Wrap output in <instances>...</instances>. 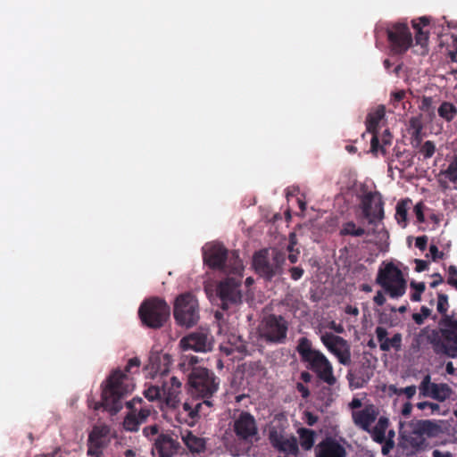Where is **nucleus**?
<instances>
[{
    "mask_svg": "<svg viewBox=\"0 0 457 457\" xmlns=\"http://www.w3.org/2000/svg\"><path fill=\"white\" fill-rule=\"evenodd\" d=\"M261 335L270 341H278L285 337L287 325L280 317L270 316L267 318L262 327Z\"/></svg>",
    "mask_w": 457,
    "mask_h": 457,
    "instance_id": "10",
    "label": "nucleus"
},
{
    "mask_svg": "<svg viewBox=\"0 0 457 457\" xmlns=\"http://www.w3.org/2000/svg\"><path fill=\"white\" fill-rule=\"evenodd\" d=\"M321 341L338 358L342 364L347 365L350 363V346L345 339L333 334L326 333L321 337Z\"/></svg>",
    "mask_w": 457,
    "mask_h": 457,
    "instance_id": "9",
    "label": "nucleus"
},
{
    "mask_svg": "<svg viewBox=\"0 0 457 457\" xmlns=\"http://www.w3.org/2000/svg\"><path fill=\"white\" fill-rule=\"evenodd\" d=\"M453 182L457 181V157L449 165L448 169L443 173Z\"/></svg>",
    "mask_w": 457,
    "mask_h": 457,
    "instance_id": "38",
    "label": "nucleus"
},
{
    "mask_svg": "<svg viewBox=\"0 0 457 457\" xmlns=\"http://www.w3.org/2000/svg\"><path fill=\"white\" fill-rule=\"evenodd\" d=\"M87 405L97 411H107L111 417L114 415V370L110 371L106 380L102 384L101 401L96 402L89 396Z\"/></svg>",
    "mask_w": 457,
    "mask_h": 457,
    "instance_id": "6",
    "label": "nucleus"
},
{
    "mask_svg": "<svg viewBox=\"0 0 457 457\" xmlns=\"http://www.w3.org/2000/svg\"><path fill=\"white\" fill-rule=\"evenodd\" d=\"M385 111L383 107L378 108L376 112L371 115L368 122V129L374 132L379 120L384 117Z\"/></svg>",
    "mask_w": 457,
    "mask_h": 457,
    "instance_id": "32",
    "label": "nucleus"
},
{
    "mask_svg": "<svg viewBox=\"0 0 457 457\" xmlns=\"http://www.w3.org/2000/svg\"><path fill=\"white\" fill-rule=\"evenodd\" d=\"M439 115L447 120H451L457 113L456 108L450 103H444L439 110Z\"/></svg>",
    "mask_w": 457,
    "mask_h": 457,
    "instance_id": "31",
    "label": "nucleus"
},
{
    "mask_svg": "<svg viewBox=\"0 0 457 457\" xmlns=\"http://www.w3.org/2000/svg\"><path fill=\"white\" fill-rule=\"evenodd\" d=\"M429 251L434 260H436L437 257L441 258L443 256V253L438 252V249L436 245H431Z\"/></svg>",
    "mask_w": 457,
    "mask_h": 457,
    "instance_id": "53",
    "label": "nucleus"
},
{
    "mask_svg": "<svg viewBox=\"0 0 457 457\" xmlns=\"http://www.w3.org/2000/svg\"><path fill=\"white\" fill-rule=\"evenodd\" d=\"M448 283L457 288V269L454 266H450L449 270Z\"/></svg>",
    "mask_w": 457,
    "mask_h": 457,
    "instance_id": "43",
    "label": "nucleus"
},
{
    "mask_svg": "<svg viewBox=\"0 0 457 457\" xmlns=\"http://www.w3.org/2000/svg\"><path fill=\"white\" fill-rule=\"evenodd\" d=\"M189 383L194 392L203 397L212 395L217 389L214 378L205 368L202 367L193 369Z\"/></svg>",
    "mask_w": 457,
    "mask_h": 457,
    "instance_id": "7",
    "label": "nucleus"
},
{
    "mask_svg": "<svg viewBox=\"0 0 457 457\" xmlns=\"http://www.w3.org/2000/svg\"><path fill=\"white\" fill-rule=\"evenodd\" d=\"M141 365V361L138 357H133L128 361V363L124 367L122 370L120 372H123L129 377V374L132 372L133 369H137Z\"/></svg>",
    "mask_w": 457,
    "mask_h": 457,
    "instance_id": "36",
    "label": "nucleus"
},
{
    "mask_svg": "<svg viewBox=\"0 0 457 457\" xmlns=\"http://www.w3.org/2000/svg\"><path fill=\"white\" fill-rule=\"evenodd\" d=\"M378 140L376 136L373 137L371 141V151L376 153L378 151Z\"/></svg>",
    "mask_w": 457,
    "mask_h": 457,
    "instance_id": "62",
    "label": "nucleus"
},
{
    "mask_svg": "<svg viewBox=\"0 0 457 457\" xmlns=\"http://www.w3.org/2000/svg\"><path fill=\"white\" fill-rule=\"evenodd\" d=\"M426 244H427V240L425 237H418L416 239V245L420 248L421 250H423L426 246Z\"/></svg>",
    "mask_w": 457,
    "mask_h": 457,
    "instance_id": "57",
    "label": "nucleus"
},
{
    "mask_svg": "<svg viewBox=\"0 0 457 457\" xmlns=\"http://www.w3.org/2000/svg\"><path fill=\"white\" fill-rule=\"evenodd\" d=\"M109 433V428L106 426H96L92 429L88 437L91 441H100L101 443L105 444V438Z\"/></svg>",
    "mask_w": 457,
    "mask_h": 457,
    "instance_id": "29",
    "label": "nucleus"
},
{
    "mask_svg": "<svg viewBox=\"0 0 457 457\" xmlns=\"http://www.w3.org/2000/svg\"><path fill=\"white\" fill-rule=\"evenodd\" d=\"M316 457H345V448L337 442L327 439L316 446Z\"/></svg>",
    "mask_w": 457,
    "mask_h": 457,
    "instance_id": "20",
    "label": "nucleus"
},
{
    "mask_svg": "<svg viewBox=\"0 0 457 457\" xmlns=\"http://www.w3.org/2000/svg\"><path fill=\"white\" fill-rule=\"evenodd\" d=\"M145 396L148 400L154 401L161 396V393L158 387L151 386L145 392Z\"/></svg>",
    "mask_w": 457,
    "mask_h": 457,
    "instance_id": "41",
    "label": "nucleus"
},
{
    "mask_svg": "<svg viewBox=\"0 0 457 457\" xmlns=\"http://www.w3.org/2000/svg\"><path fill=\"white\" fill-rule=\"evenodd\" d=\"M378 282L387 290L392 296H399L404 291V280L401 271L392 264H387L378 277Z\"/></svg>",
    "mask_w": 457,
    "mask_h": 457,
    "instance_id": "8",
    "label": "nucleus"
},
{
    "mask_svg": "<svg viewBox=\"0 0 457 457\" xmlns=\"http://www.w3.org/2000/svg\"><path fill=\"white\" fill-rule=\"evenodd\" d=\"M133 388L131 378L123 372L116 371V397L129 393Z\"/></svg>",
    "mask_w": 457,
    "mask_h": 457,
    "instance_id": "25",
    "label": "nucleus"
},
{
    "mask_svg": "<svg viewBox=\"0 0 457 457\" xmlns=\"http://www.w3.org/2000/svg\"><path fill=\"white\" fill-rule=\"evenodd\" d=\"M170 307L162 300L151 299L144 302L138 313L142 322L152 328L163 326L170 317Z\"/></svg>",
    "mask_w": 457,
    "mask_h": 457,
    "instance_id": "3",
    "label": "nucleus"
},
{
    "mask_svg": "<svg viewBox=\"0 0 457 457\" xmlns=\"http://www.w3.org/2000/svg\"><path fill=\"white\" fill-rule=\"evenodd\" d=\"M180 382L177 380L176 378H171V385L169 387H164L163 389V399L166 404L170 407L175 408L177 407L179 400V387Z\"/></svg>",
    "mask_w": 457,
    "mask_h": 457,
    "instance_id": "24",
    "label": "nucleus"
},
{
    "mask_svg": "<svg viewBox=\"0 0 457 457\" xmlns=\"http://www.w3.org/2000/svg\"><path fill=\"white\" fill-rule=\"evenodd\" d=\"M291 276L294 279H298L303 273L301 268L295 267L290 270Z\"/></svg>",
    "mask_w": 457,
    "mask_h": 457,
    "instance_id": "50",
    "label": "nucleus"
},
{
    "mask_svg": "<svg viewBox=\"0 0 457 457\" xmlns=\"http://www.w3.org/2000/svg\"><path fill=\"white\" fill-rule=\"evenodd\" d=\"M104 445L105 444L101 443L100 441H91L88 438L87 454L90 455L91 457H101Z\"/></svg>",
    "mask_w": 457,
    "mask_h": 457,
    "instance_id": "30",
    "label": "nucleus"
},
{
    "mask_svg": "<svg viewBox=\"0 0 457 457\" xmlns=\"http://www.w3.org/2000/svg\"><path fill=\"white\" fill-rule=\"evenodd\" d=\"M283 262V254L278 251L263 250L254 255L253 265L261 276L270 278L280 270Z\"/></svg>",
    "mask_w": 457,
    "mask_h": 457,
    "instance_id": "5",
    "label": "nucleus"
},
{
    "mask_svg": "<svg viewBox=\"0 0 457 457\" xmlns=\"http://www.w3.org/2000/svg\"><path fill=\"white\" fill-rule=\"evenodd\" d=\"M421 151L426 157H430L434 154L435 145L430 141H428L423 145Z\"/></svg>",
    "mask_w": 457,
    "mask_h": 457,
    "instance_id": "46",
    "label": "nucleus"
},
{
    "mask_svg": "<svg viewBox=\"0 0 457 457\" xmlns=\"http://www.w3.org/2000/svg\"><path fill=\"white\" fill-rule=\"evenodd\" d=\"M413 27L417 29L416 41L418 44L424 45L427 42L428 35L421 30L419 24L413 23Z\"/></svg>",
    "mask_w": 457,
    "mask_h": 457,
    "instance_id": "42",
    "label": "nucleus"
},
{
    "mask_svg": "<svg viewBox=\"0 0 457 457\" xmlns=\"http://www.w3.org/2000/svg\"><path fill=\"white\" fill-rule=\"evenodd\" d=\"M220 350L225 352L228 355L237 353L235 358H240L245 352V346L242 344L231 347L221 346Z\"/></svg>",
    "mask_w": 457,
    "mask_h": 457,
    "instance_id": "35",
    "label": "nucleus"
},
{
    "mask_svg": "<svg viewBox=\"0 0 457 457\" xmlns=\"http://www.w3.org/2000/svg\"><path fill=\"white\" fill-rule=\"evenodd\" d=\"M155 450L159 457H172L177 452V445L170 437L161 436L155 442Z\"/></svg>",
    "mask_w": 457,
    "mask_h": 457,
    "instance_id": "23",
    "label": "nucleus"
},
{
    "mask_svg": "<svg viewBox=\"0 0 457 457\" xmlns=\"http://www.w3.org/2000/svg\"><path fill=\"white\" fill-rule=\"evenodd\" d=\"M443 433L440 422L431 420H411L402 424L401 435L404 443L414 449L425 446V436L434 437Z\"/></svg>",
    "mask_w": 457,
    "mask_h": 457,
    "instance_id": "1",
    "label": "nucleus"
},
{
    "mask_svg": "<svg viewBox=\"0 0 457 457\" xmlns=\"http://www.w3.org/2000/svg\"><path fill=\"white\" fill-rule=\"evenodd\" d=\"M382 205V199L379 194L369 193L364 196V213L370 223H375L382 220L384 215Z\"/></svg>",
    "mask_w": 457,
    "mask_h": 457,
    "instance_id": "14",
    "label": "nucleus"
},
{
    "mask_svg": "<svg viewBox=\"0 0 457 457\" xmlns=\"http://www.w3.org/2000/svg\"><path fill=\"white\" fill-rule=\"evenodd\" d=\"M433 457H452L450 453H443L439 450H435L433 452Z\"/></svg>",
    "mask_w": 457,
    "mask_h": 457,
    "instance_id": "59",
    "label": "nucleus"
},
{
    "mask_svg": "<svg viewBox=\"0 0 457 457\" xmlns=\"http://www.w3.org/2000/svg\"><path fill=\"white\" fill-rule=\"evenodd\" d=\"M447 303H448L447 296L445 295H440L438 296L437 310L440 312L445 313L446 312Z\"/></svg>",
    "mask_w": 457,
    "mask_h": 457,
    "instance_id": "45",
    "label": "nucleus"
},
{
    "mask_svg": "<svg viewBox=\"0 0 457 457\" xmlns=\"http://www.w3.org/2000/svg\"><path fill=\"white\" fill-rule=\"evenodd\" d=\"M171 363V357L169 353H153L145 366V370L153 378L158 376H163L168 373Z\"/></svg>",
    "mask_w": 457,
    "mask_h": 457,
    "instance_id": "13",
    "label": "nucleus"
},
{
    "mask_svg": "<svg viewBox=\"0 0 457 457\" xmlns=\"http://www.w3.org/2000/svg\"><path fill=\"white\" fill-rule=\"evenodd\" d=\"M278 449L292 454H296L298 451L296 442L294 438H285Z\"/></svg>",
    "mask_w": 457,
    "mask_h": 457,
    "instance_id": "33",
    "label": "nucleus"
},
{
    "mask_svg": "<svg viewBox=\"0 0 457 457\" xmlns=\"http://www.w3.org/2000/svg\"><path fill=\"white\" fill-rule=\"evenodd\" d=\"M306 417H307V423L311 426L313 425L317 421V418L310 412L306 413Z\"/></svg>",
    "mask_w": 457,
    "mask_h": 457,
    "instance_id": "61",
    "label": "nucleus"
},
{
    "mask_svg": "<svg viewBox=\"0 0 457 457\" xmlns=\"http://www.w3.org/2000/svg\"><path fill=\"white\" fill-rule=\"evenodd\" d=\"M186 445L191 452L199 453L205 447V442L203 438L193 435L191 432H187L183 436Z\"/></svg>",
    "mask_w": 457,
    "mask_h": 457,
    "instance_id": "27",
    "label": "nucleus"
},
{
    "mask_svg": "<svg viewBox=\"0 0 457 457\" xmlns=\"http://www.w3.org/2000/svg\"><path fill=\"white\" fill-rule=\"evenodd\" d=\"M173 315L181 326L189 328L195 325L200 317L199 303L195 296L189 293L178 295L173 304Z\"/></svg>",
    "mask_w": 457,
    "mask_h": 457,
    "instance_id": "2",
    "label": "nucleus"
},
{
    "mask_svg": "<svg viewBox=\"0 0 457 457\" xmlns=\"http://www.w3.org/2000/svg\"><path fill=\"white\" fill-rule=\"evenodd\" d=\"M201 406H202V403H198L195 406V409L194 410V409L191 408V406L187 403H185L183 404V409L186 411H188L190 417L194 418L196 415L198 410L201 408Z\"/></svg>",
    "mask_w": 457,
    "mask_h": 457,
    "instance_id": "47",
    "label": "nucleus"
},
{
    "mask_svg": "<svg viewBox=\"0 0 457 457\" xmlns=\"http://www.w3.org/2000/svg\"><path fill=\"white\" fill-rule=\"evenodd\" d=\"M363 233L364 230L361 228H356L353 223L345 224L342 229V234L344 235L361 236Z\"/></svg>",
    "mask_w": 457,
    "mask_h": 457,
    "instance_id": "37",
    "label": "nucleus"
},
{
    "mask_svg": "<svg viewBox=\"0 0 457 457\" xmlns=\"http://www.w3.org/2000/svg\"><path fill=\"white\" fill-rule=\"evenodd\" d=\"M416 263H417L416 270L418 271H421V270H425L426 267H427V263L424 261H419L418 260V261H416Z\"/></svg>",
    "mask_w": 457,
    "mask_h": 457,
    "instance_id": "63",
    "label": "nucleus"
},
{
    "mask_svg": "<svg viewBox=\"0 0 457 457\" xmlns=\"http://www.w3.org/2000/svg\"><path fill=\"white\" fill-rule=\"evenodd\" d=\"M237 434L243 438H247L255 434L256 426L253 418L249 413H243L235 423Z\"/></svg>",
    "mask_w": 457,
    "mask_h": 457,
    "instance_id": "22",
    "label": "nucleus"
},
{
    "mask_svg": "<svg viewBox=\"0 0 457 457\" xmlns=\"http://www.w3.org/2000/svg\"><path fill=\"white\" fill-rule=\"evenodd\" d=\"M393 446H394V443L391 440L386 441V445L382 447V453L384 454L388 453L389 451L393 448Z\"/></svg>",
    "mask_w": 457,
    "mask_h": 457,
    "instance_id": "55",
    "label": "nucleus"
},
{
    "mask_svg": "<svg viewBox=\"0 0 457 457\" xmlns=\"http://www.w3.org/2000/svg\"><path fill=\"white\" fill-rule=\"evenodd\" d=\"M239 285L233 278H228L220 284L219 295L224 304L227 303H238L241 300V291Z\"/></svg>",
    "mask_w": 457,
    "mask_h": 457,
    "instance_id": "16",
    "label": "nucleus"
},
{
    "mask_svg": "<svg viewBox=\"0 0 457 457\" xmlns=\"http://www.w3.org/2000/svg\"><path fill=\"white\" fill-rule=\"evenodd\" d=\"M419 389L420 394L424 397H431L440 402L449 398L452 394V390L447 385L432 383L429 375L423 378Z\"/></svg>",
    "mask_w": 457,
    "mask_h": 457,
    "instance_id": "11",
    "label": "nucleus"
},
{
    "mask_svg": "<svg viewBox=\"0 0 457 457\" xmlns=\"http://www.w3.org/2000/svg\"><path fill=\"white\" fill-rule=\"evenodd\" d=\"M374 301L378 305H382L385 303V297L382 293L378 292L377 295L374 297Z\"/></svg>",
    "mask_w": 457,
    "mask_h": 457,
    "instance_id": "58",
    "label": "nucleus"
},
{
    "mask_svg": "<svg viewBox=\"0 0 457 457\" xmlns=\"http://www.w3.org/2000/svg\"><path fill=\"white\" fill-rule=\"evenodd\" d=\"M299 352L304 357V359L308 361V353H318V351L312 350L309 347V345L306 340H303L298 346Z\"/></svg>",
    "mask_w": 457,
    "mask_h": 457,
    "instance_id": "40",
    "label": "nucleus"
},
{
    "mask_svg": "<svg viewBox=\"0 0 457 457\" xmlns=\"http://www.w3.org/2000/svg\"><path fill=\"white\" fill-rule=\"evenodd\" d=\"M298 433L301 446L305 450H310L314 444V432L306 428H300Z\"/></svg>",
    "mask_w": 457,
    "mask_h": 457,
    "instance_id": "28",
    "label": "nucleus"
},
{
    "mask_svg": "<svg viewBox=\"0 0 457 457\" xmlns=\"http://www.w3.org/2000/svg\"><path fill=\"white\" fill-rule=\"evenodd\" d=\"M308 362L311 363L312 367L317 371L320 378L330 385L335 383L336 378L332 373V366L322 353L320 352L309 353Z\"/></svg>",
    "mask_w": 457,
    "mask_h": 457,
    "instance_id": "12",
    "label": "nucleus"
},
{
    "mask_svg": "<svg viewBox=\"0 0 457 457\" xmlns=\"http://www.w3.org/2000/svg\"><path fill=\"white\" fill-rule=\"evenodd\" d=\"M379 414L378 409L372 404L365 406L362 410L353 411L352 418L355 425L365 431H370V426Z\"/></svg>",
    "mask_w": 457,
    "mask_h": 457,
    "instance_id": "15",
    "label": "nucleus"
},
{
    "mask_svg": "<svg viewBox=\"0 0 457 457\" xmlns=\"http://www.w3.org/2000/svg\"><path fill=\"white\" fill-rule=\"evenodd\" d=\"M328 328L335 330L336 332L337 333H342L344 332V328L341 324H337L335 321H331L329 324H328Z\"/></svg>",
    "mask_w": 457,
    "mask_h": 457,
    "instance_id": "51",
    "label": "nucleus"
},
{
    "mask_svg": "<svg viewBox=\"0 0 457 457\" xmlns=\"http://www.w3.org/2000/svg\"><path fill=\"white\" fill-rule=\"evenodd\" d=\"M150 415L149 410H141L139 412V422L145 420Z\"/></svg>",
    "mask_w": 457,
    "mask_h": 457,
    "instance_id": "60",
    "label": "nucleus"
},
{
    "mask_svg": "<svg viewBox=\"0 0 457 457\" xmlns=\"http://www.w3.org/2000/svg\"><path fill=\"white\" fill-rule=\"evenodd\" d=\"M139 424V420L137 418L135 414H129L125 418L123 421V427L125 429L133 431L137 428V426Z\"/></svg>",
    "mask_w": 457,
    "mask_h": 457,
    "instance_id": "34",
    "label": "nucleus"
},
{
    "mask_svg": "<svg viewBox=\"0 0 457 457\" xmlns=\"http://www.w3.org/2000/svg\"><path fill=\"white\" fill-rule=\"evenodd\" d=\"M362 405V403L360 399H353L352 402L349 403V407L354 411L355 409L361 408Z\"/></svg>",
    "mask_w": 457,
    "mask_h": 457,
    "instance_id": "52",
    "label": "nucleus"
},
{
    "mask_svg": "<svg viewBox=\"0 0 457 457\" xmlns=\"http://www.w3.org/2000/svg\"><path fill=\"white\" fill-rule=\"evenodd\" d=\"M441 338L433 344L434 350L450 357L457 355V321L450 317L440 322Z\"/></svg>",
    "mask_w": 457,
    "mask_h": 457,
    "instance_id": "4",
    "label": "nucleus"
},
{
    "mask_svg": "<svg viewBox=\"0 0 457 457\" xmlns=\"http://www.w3.org/2000/svg\"><path fill=\"white\" fill-rule=\"evenodd\" d=\"M270 438L272 445L277 448H278L280 446L282 441L285 439V437L276 430L270 431Z\"/></svg>",
    "mask_w": 457,
    "mask_h": 457,
    "instance_id": "39",
    "label": "nucleus"
},
{
    "mask_svg": "<svg viewBox=\"0 0 457 457\" xmlns=\"http://www.w3.org/2000/svg\"><path fill=\"white\" fill-rule=\"evenodd\" d=\"M416 393V387L414 386H411L402 389V394H404L407 398L411 399Z\"/></svg>",
    "mask_w": 457,
    "mask_h": 457,
    "instance_id": "49",
    "label": "nucleus"
},
{
    "mask_svg": "<svg viewBox=\"0 0 457 457\" xmlns=\"http://www.w3.org/2000/svg\"><path fill=\"white\" fill-rule=\"evenodd\" d=\"M390 40L400 49L406 50L411 44V34L403 24L395 25L388 31Z\"/></svg>",
    "mask_w": 457,
    "mask_h": 457,
    "instance_id": "18",
    "label": "nucleus"
},
{
    "mask_svg": "<svg viewBox=\"0 0 457 457\" xmlns=\"http://www.w3.org/2000/svg\"><path fill=\"white\" fill-rule=\"evenodd\" d=\"M415 213L417 215L418 220L422 222L424 221V215H423V206L422 204H418L414 207Z\"/></svg>",
    "mask_w": 457,
    "mask_h": 457,
    "instance_id": "48",
    "label": "nucleus"
},
{
    "mask_svg": "<svg viewBox=\"0 0 457 457\" xmlns=\"http://www.w3.org/2000/svg\"><path fill=\"white\" fill-rule=\"evenodd\" d=\"M388 428V420L386 417H380L375 425L374 428L370 431L372 437L378 443H383L386 440V432Z\"/></svg>",
    "mask_w": 457,
    "mask_h": 457,
    "instance_id": "26",
    "label": "nucleus"
},
{
    "mask_svg": "<svg viewBox=\"0 0 457 457\" xmlns=\"http://www.w3.org/2000/svg\"><path fill=\"white\" fill-rule=\"evenodd\" d=\"M376 335L380 343L379 346L382 351H390L391 349L398 351L401 348L402 337L400 334H395L391 338H388L386 329L382 327H378Z\"/></svg>",
    "mask_w": 457,
    "mask_h": 457,
    "instance_id": "21",
    "label": "nucleus"
},
{
    "mask_svg": "<svg viewBox=\"0 0 457 457\" xmlns=\"http://www.w3.org/2000/svg\"><path fill=\"white\" fill-rule=\"evenodd\" d=\"M411 409H412V406H411V403H406L403 405V410H402L403 415H404V416L410 415Z\"/></svg>",
    "mask_w": 457,
    "mask_h": 457,
    "instance_id": "56",
    "label": "nucleus"
},
{
    "mask_svg": "<svg viewBox=\"0 0 457 457\" xmlns=\"http://www.w3.org/2000/svg\"><path fill=\"white\" fill-rule=\"evenodd\" d=\"M55 455H56V451H54V452L48 453L37 454L35 457H55Z\"/></svg>",
    "mask_w": 457,
    "mask_h": 457,
    "instance_id": "64",
    "label": "nucleus"
},
{
    "mask_svg": "<svg viewBox=\"0 0 457 457\" xmlns=\"http://www.w3.org/2000/svg\"><path fill=\"white\" fill-rule=\"evenodd\" d=\"M180 347L183 350H194L196 352H205L211 348V344L207 337L204 334L193 333L185 337L180 341Z\"/></svg>",
    "mask_w": 457,
    "mask_h": 457,
    "instance_id": "17",
    "label": "nucleus"
},
{
    "mask_svg": "<svg viewBox=\"0 0 457 457\" xmlns=\"http://www.w3.org/2000/svg\"><path fill=\"white\" fill-rule=\"evenodd\" d=\"M227 250L220 245H213L204 253V262L212 269H221L227 260Z\"/></svg>",
    "mask_w": 457,
    "mask_h": 457,
    "instance_id": "19",
    "label": "nucleus"
},
{
    "mask_svg": "<svg viewBox=\"0 0 457 457\" xmlns=\"http://www.w3.org/2000/svg\"><path fill=\"white\" fill-rule=\"evenodd\" d=\"M407 203L408 201H403L397 206V215L402 219L403 221L406 220Z\"/></svg>",
    "mask_w": 457,
    "mask_h": 457,
    "instance_id": "44",
    "label": "nucleus"
},
{
    "mask_svg": "<svg viewBox=\"0 0 457 457\" xmlns=\"http://www.w3.org/2000/svg\"><path fill=\"white\" fill-rule=\"evenodd\" d=\"M298 391L302 394V396L306 398L309 395V390L301 383L296 386Z\"/></svg>",
    "mask_w": 457,
    "mask_h": 457,
    "instance_id": "54",
    "label": "nucleus"
}]
</instances>
